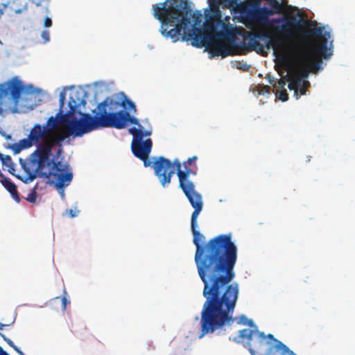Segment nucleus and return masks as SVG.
Wrapping results in <instances>:
<instances>
[{
    "instance_id": "obj_1",
    "label": "nucleus",
    "mask_w": 355,
    "mask_h": 355,
    "mask_svg": "<svg viewBox=\"0 0 355 355\" xmlns=\"http://www.w3.org/2000/svg\"><path fill=\"white\" fill-rule=\"evenodd\" d=\"M168 1L166 0L153 6V15L162 24L160 33L164 37H170L173 42L191 41L195 47L205 46L213 56L225 58L234 54L232 45L224 42H234L237 28L230 23V16L222 19L220 6L223 8H235L239 6L237 0H208L209 10L205 12L204 24V28L208 33H204L200 28L191 24L189 17L192 10L187 0L169 5H167Z\"/></svg>"
},
{
    "instance_id": "obj_2",
    "label": "nucleus",
    "mask_w": 355,
    "mask_h": 355,
    "mask_svg": "<svg viewBox=\"0 0 355 355\" xmlns=\"http://www.w3.org/2000/svg\"><path fill=\"white\" fill-rule=\"evenodd\" d=\"M234 268H198L204 283L203 296L206 301L201 311L202 338L235 320L232 317L239 296V284L229 283L234 277Z\"/></svg>"
},
{
    "instance_id": "obj_3",
    "label": "nucleus",
    "mask_w": 355,
    "mask_h": 355,
    "mask_svg": "<svg viewBox=\"0 0 355 355\" xmlns=\"http://www.w3.org/2000/svg\"><path fill=\"white\" fill-rule=\"evenodd\" d=\"M119 105V103L114 102L112 98L107 97L98 106V112L94 116L90 114H85L80 121H73L71 124L72 130L71 131L55 132V130L59 126V120L55 116H51L48 119L45 125L35 124L37 126V132H41V139H42L36 150H40L44 144L51 146V152L55 146H59L57 155H59L62 151V142L69 136L73 135L75 137H80L84 134L92 130L101 128V126L117 125L112 119L115 115L107 114V107L109 105Z\"/></svg>"
},
{
    "instance_id": "obj_4",
    "label": "nucleus",
    "mask_w": 355,
    "mask_h": 355,
    "mask_svg": "<svg viewBox=\"0 0 355 355\" xmlns=\"http://www.w3.org/2000/svg\"><path fill=\"white\" fill-rule=\"evenodd\" d=\"M194 209L191 218L193 242L196 247L195 262L196 266H234L237 259V248L232 241V236L220 234L201 243L205 236L198 230L197 219L203 209V203L191 205Z\"/></svg>"
},
{
    "instance_id": "obj_5",
    "label": "nucleus",
    "mask_w": 355,
    "mask_h": 355,
    "mask_svg": "<svg viewBox=\"0 0 355 355\" xmlns=\"http://www.w3.org/2000/svg\"><path fill=\"white\" fill-rule=\"evenodd\" d=\"M272 30L268 33L259 29L255 32H245L242 46L248 51H254L262 55H266V50L272 49L282 55L288 54L291 46L297 38L295 33L299 27V21L294 17L282 16L270 19L267 25Z\"/></svg>"
},
{
    "instance_id": "obj_6",
    "label": "nucleus",
    "mask_w": 355,
    "mask_h": 355,
    "mask_svg": "<svg viewBox=\"0 0 355 355\" xmlns=\"http://www.w3.org/2000/svg\"><path fill=\"white\" fill-rule=\"evenodd\" d=\"M329 37L330 33H324V27L310 28L303 33L300 42L297 39L291 46L290 53L282 57L295 58L299 64V76L305 78L310 72L320 68L322 58L327 59L333 54L332 42L327 46Z\"/></svg>"
},
{
    "instance_id": "obj_7",
    "label": "nucleus",
    "mask_w": 355,
    "mask_h": 355,
    "mask_svg": "<svg viewBox=\"0 0 355 355\" xmlns=\"http://www.w3.org/2000/svg\"><path fill=\"white\" fill-rule=\"evenodd\" d=\"M51 146L44 144L40 150H35L26 159H19V164L26 173L23 182H33L37 177L51 178L55 181L58 189L68 186L73 179L69 166L51 158Z\"/></svg>"
},
{
    "instance_id": "obj_8",
    "label": "nucleus",
    "mask_w": 355,
    "mask_h": 355,
    "mask_svg": "<svg viewBox=\"0 0 355 355\" xmlns=\"http://www.w3.org/2000/svg\"><path fill=\"white\" fill-rule=\"evenodd\" d=\"M107 114L115 115L112 121L117 125L101 126V128H114L116 129L124 128L128 123L135 124L137 127H132L129 129V132L132 135L131 143V150L133 155L144 162L145 167L152 166V162L148 160L149 155L151 152L153 142L150 139L143 141L144 137H148L151 135L150 130H143L142 125L139 120L133 116H130L128 112L121 110L116 112H107Z\"/></svg>"
},
{
    "instance_id": "obj_9",
    "label": "nucleus",
    "mask_w": 355,
    "mask_h": 355,
    "mask_svg": "<svg viewBox=\"0 0 355 355\" xmlns=\"http://www.w3.org/2000/svg\"><path fill=\"white\" fill-rule=\"evenodd\" d=\"M239 337L242 341L245 339L248 340V344L250 346V352L252 355H254L252 348L259 349L265 345L266 344V339L267 338L275 343V348L277 350H281V355H297L286 345L276 339L272 334H269L266 336L263 332L259 331L257 327H254V329H244L240 330Z\"/></svg>"
},
{
    "instance_id": "obj_10",
    "label": "nucleus",
    "mask_w": 355,
    "mask_h": 355,
    "mask_svg": "<svg viewBox=\"0 0 355 355\" xmlns=\"http://www.w3.org/2000/svg\"><path fill=\"white\" fill-rule=\"evenodd\" d=\"M184 170H178L177 175L179 180V187L188 199L191 205L194 203H203L202 195L196 191L195 184L189 179L191 175H196L187 163H183Z\"/></svg>"
},
{
    "instance_id": "obj_11",
    "label": "nucleus",
    "mask_w": 355,
    "mask_h": 355,
    "mask_svg": "<svg viewBox=\"0 0 355 355\" xmlns=\"http://www.w3.org/2000/svg\"><path fill=\"white\" fill-rule=\"evenodd\" d=\"M152 166L162 186L165 187L171 183L175 171L176 170L178 172V170H181L182 164L178 159H175L173 162H171L164 157H159L153 163Z\"/></svg>"
},
{
    "instance_id": "obj_12",
    "label": "nucleus",
    "mask_w": 355,
    "mask_h": 355,
    "mask_svg": "<svg viewBox=\"0 0 355 355\" xmlns=\"http://www.w3.org/2000/svg\"><path fill=\"white\" fill-rule=\"evenodd\" d=\"M82 103H85V101L82 100L80 103H77L73 97L71 96L69 101V110L66 114H62V110H60V112L57 114L56 117L59 120V125H63L67 128L64 131H71V130H72L71 124L73 121H80L85 118V115L87 114V113H80L81 118L79 120L73 117L77 106Z\"/></svg>"
},
{
    "instance_id": "obj_13",
    "label": "nucleus",
    "mask_w": 355,
    "mask_h": 355,
    "mask_svg": "<svg viewBox=\"0 0 355 355\" xmlns=\"http://www.w3.org/2000/svg\"><path fill=\"white\" fill-rule=\"evenodd\" d=\"M249 6L251 10L248 11V16L258 24L268 25L269 17L274 15L272 10L267 7H260V0H253Z\"/></svg>"
},
{
    "instance_id": "obj_14",
    "label": "nucleus",
    "mask_w": 355,
    "mask_h": 355,
    "mask_svg": "<svg viewBox=\"0 0 355 355\" xmlns=\"http://www.w3.org/2000/svg\"><path fill=\"white\" fill-rule=\"evenodd\" d=\"M37 126H33L31 130L29 135L26 139H23L19 141L22 150L31 147L33 145H37V147L42 144V139H41V132H37Z\"/></svg>"
},
{
    "instance_id": "obj_15",
    "label": "nucleus",
    "mask_w": 355,
    "mask_h": 355,
    "mask_svg": "<svg viewBox=\"0 0 355 355\" xmlns=\"http://www.w3.org/2000/svg\"><path fill=\"white\" fill-rule=\"evenodd\" d=\"M28 3L24 0H11L6 3L4 8H8V15L21 14L24 11L28 10Z\"/></svg>"
},
{
    "instance_id": "obj_16",
    "label": "nucleus",
    "mask_w": 355,
    "mask_h": 355,
    "mask_svg": "<svg viewBox=\"0 0 355 355\" xmlns=\"http://www.w3.org/2000/svg\"><path fill=\"white\" fill-rule=\"evenodd\" d=\"M1 183L2 185L7 189V191L10 193L12 198L17 202H20V197L19 194L17 190L16 185L11 182V180L7 178H6L4 175L1 178L0 180Z\"/></svg>"
},
{
    "instance_id": "obj_17",
    "label": "nucleus",
    "mask_w": 355,
    "mask_h": 355,
    "mask_svg": "<svg viewBox=\"0 0 355 355\" xmlns=\"http://www.w3.org/2000/svg\"><path fill=\"white\" fill-rule=\"evenodd\" d=\"M0 160L2 164V168L4 171H8L10 174L15 175V164L10 155H3L0 153Z\"/></svg>"
},
{
    "instance_id": "obj_18",
    "label": "nucleus",
    "mask_w": 355,
    "mask_h": 355,
    "mask_svg": "<svg viewBox=\"0 0 355 355\" xmlns=\"http://www.w3.org/2000/svg\"><path fill=\"white\" fill-rule=\"evenodd\" d=\"M121 105L126 110L132 111V113L135 114L137 112V108L135 104L130 99L125 97L121 103Z\"/></svg>"
},
{
    "instance_id": "obj_19",
    "label": "nucleus",
    "mask_w": 355,
    "mask_h": 355,
    "mask_svg": "<svg viewBox=\"0 0 355 355\" xmlns=\"http://www.w3.org/2000/svg\"><path fill=\"white\" fill-rule=\"evenodd\" d=\"M269 4L271 7V10L274 12V14H279L282 12L283 8L282 4L277 0H268Z\"/></svg>"
},
{
    "instance_id": "obj_20",
    "label": "nucleus",
    "mask_w": 355,
    "mask_h": 355,
    "mask_svg": "<svg viewBox=\"0 0 355 355\" xmlns=\"http://www.w3.org/2000/svg\"><path fill=\"white\" fill-rule=\"evenodd\" d=\"M294 85L297 87H302L307 89L310 86V83L307 80H302L301 79H299L298 80H296L294 83H290L288 87L291 89H294Z\"/></svg>"
},
{
    "instance_id": "obj_21",
    "label": "nucleus",
    "mask_w": 355,
    "mask_h": 355,
    "mask_svg": "<svg viewBox=\"0 0 355 355\" xmlns=\"http://www.w3.org/2000/svg\"><path fill=\"white\" fill-rule=\"evenodd\" d=\"M237 322L239 324H248L252 329H254V327H257L252 320H248L247 317L244 315H241L237 318Z\"/></svg>"
},
{
    "instance_id": "obj_22",
    "label": "nucleus",
    "mask_w": 355,
    "mask_h": 355,
    "mask_svg": "<svg viewBox=\"0 0 355 355\" xmlns=\"http://www.w3.org/2000/svg\"><path fill=\"white\" fill-rule=\"evenodd\" d=\"M37 197V191H36V187H35L28 194L27 197L26 198V200L31 202V203H35L36 202Z\"/></svg>"
},
{
    "instance_id": "obj_23",
    "label": "nucleus",
    "mask_w": 355,
    "mask_h": 355,
    "mask_svg": "<svg viewBox=\"0 0 355 355\" xmlns=\"http://www.w3.org/2000/svg\"><path fill=\"white\" fill-rule=\"evenodd\" d=\"M278 98L282 101H286L288 98V94L286 89H282L279 92L277 96Z\"/></svg>"
},
{
    "instance_id": "obj_24",
    "label": "nucleus",
    "mask_w": 355,
    "mask_h": 355,
    "mask_svg": "<svg viewBox=\"0 0 355 355\" xmlns=\"http://www.w3.org/2000/svg\"><path fill=\"white\" fill-rule=\"evenodd\" d=\"M41 36L45 43L50 40V33L47 30H44L41 33Z\"/></svg>"
},
{
    "instance_id": "obj_25",
    "label": "nucleus",
    "mask_w": 355,
    "mask_h": 355,
    "mask_svg": "<svg viewBox=\"0 0 355 355\" xmlns=\"http://www.w3.org/2000/svg\"><path fill=\"white\" fill-rule=\"evenodd\" d=\"M12 150H13L15 154L19 153L21 150H22V148L21 146L18 143H15L11 146Z\"/></svg>"
},
{
    "instance_id": "obj_26",
    "label": "nucleus",
    "mask_w": 355,
    "mask_h": 355,
    "mask_svg": "<svg viewBox=\"0 0 355 355\" xmlns=\"http://www.w3.org/2000/svg\"><path fill=\"white\" fill-rule=\"evenodd\" d=\"M3 340L10 346L13 349H15V347H17V346L14 344V343L10 339L6 338L4 335L0 334Z\"/></svg>"
},
{
    "instance_id": "obj_27",
    "label": "nucleus",
    "mask_w": 355,
    "mask_h": 355,
    "mask_svg": "<svg viewBox=\"0 0 355 355\" xmlns=\"http://www.w3.org/2000/svg\"><path fill=\"white\" fill-rule=\"evenodd\" d=\"M78 211H75L72 209H67L65 211L66 214H69V216L71 218L76 217L78 215Z\"/></svg>"
},
{
    "instance_id": "obj_28",
    "label": "nucleus",
    "mask_w": 355,
    "mask_h": 355,
    "mask_svg": "<svg viewBox=\"0 0 355 355\" xmlns=\"http://www.w3.org/2000/svg\"><path fill=\"white\" fill-rule=\"evenodd\" d=\"M4 6H6V3H0V18L1 17L3 13H6L8 15V8H4Z\"/></svg>"
},
{
    "instance_id": "obj_29",
    "label": "nucleus",
    "mask_w": 355,
    "mask_h": 355,
    "mask_svg": "<svg viewBox=\"0 0 355 355\" xmlns=\"http://www.w3.org/2000/svg\"><path fill=\"white\" fill-rule=\"evenodd\" d=\"M44 26L46 28H49L52 26V20L50 17H46L44 21Z\"/></svg>"
},
{
    "instance_id": "obj_30",
    "label": "nucleus",
    "mask_w": 355,
    "mask_h": 355,
    "mask_svg": "<svg viewBox=\"0 0 355 355\" xmlns=\"http://www.w3.org/2000/svg\"><path fill=\"white\" fill-rule=\"evenodd\" d=\"M62 302L63 306V310H65L67 305L69 304V301L65 297H63L62 298Z\"/></svg>"
},
{
    "instance_id": "obj_31",
    "label": "nucleus",
    "mask_w": 355,
    "mask_h": 355,
    "mask_svg": "<svg viewBox=\"0 0 355 355\" xmlns=\"http://www.w3.org/2000/svg\"><path fill=\"white\" fill-rule=\"evenodd\" d=\"M197 159V157L196 156L193 157H190L187 159V162H184V163H187V165H188L189 166H191V164H192V162L196 160Z\"/></svg>"
},
{
    "instance_id": "obj_32",
    "label": "nucleus",
    "mask_w": 355,
    "mask_h": 355,
    "mask_svg": "<svg viewBox=\"0 0 355 355\" xmlns=\"http://www.w3.org/2000/svg\"><path fill=\"white\" fill-rule=\"evenodd\" d=\"M31 3L35 4L36 6H42V2L44 0H30Z\"/></svg>"
},
{
    "instance_id": "obj_33",
    "label": "nucleus",
    "mask_w": 355,
    "mask_h": 355,
    "mask_svg": "<svg viewBox=\"0 0 355 355\" xmlns=\"http://www.w3.org/2000/svg\"><path fill=\"white\" fill-rule=\"evenodd\" d=\"M270 89V87L268 85H264L262 87L261 92L263 93H269Z\"/></svg>"
},
{
    "instance_id": "obj_34",
    "label": "nucleus",
    "mask_w": 355,
    "mask_h": 355,
    "mask_svg": "<svg viewBox=\"0 0 355 355\" xmlns=\"http://www.w3.org/2000/svg\"><path fill=\"white\" fill-rule=\"evenodd\" d=\"M295 87H299V91H300V95L306 94V91L307 89L302 87H297V86H295Z\"/></svg>"
},
{
    "instance_id": "obj_35",
    "label": "nucleus",
    "mask_w": 355,
    "mask_h": 355,
    "mask_svg": "<svg viewBox=\"0 0 355 355\" xmlns=\"http://www.w3.org/2000/svg\"><path fill=\"white\" fill-rule=\"evenodd\" d=\"M66 93L64 91H62L59 94L60 100H65Z\"/></svg>"
},
{
    "instance_id": "obj_36",
    "label": "nucleus",
    "mask_w": 355,
    "mask_h": 355,
    "mask_svg": "<svg viewBox=\"0 0 355 355\" xmlns=\"http://www.w3.org/2000/svg\"><path fill=\"white\" fill-rule=\"evenodd\" d=\"M278 84H279V87H284L286 84V82L283 79H279L278 81Z\"/></svg>"
},
{
    "instance_id": "obj_37",
    "label": "nucleus",
    "mask_w": 355,
    "mask_h": 355,
    "mask_svg": "<svg viewBox=\"0 0 355 355\" xmlns=\"http://www.w3.org/2000/svg\"><path fill=\"white\" fill-rule=\"evenodd\" d=\"M15 352L18 353L19 355H25L24 352L19 348V347H15L14 349Z\"/></svg>"
},
{
    "instance_id": "obj_38",
    "label": "nucleus",
    "mask_w": 355,
    "mask_h": 355,
    "mask_svg": "<svg viewBox=\"0 0 355 355\" xmlns=\"http://www.w3.org/2000/svg\"><path fill=\"white\" fill-rule=\"evenodd\" d=\"M15 352L18 353L19 355H25L24 352L19 348V347H15L14 349Z\"/></svg>"
},
{
    "instance_id": "obj_39",
    "label": "nucleus",
    "mask_w": 355,
    "mask_h": 355,
    "mask_svg": "<svg viewBox=\"0 0 355 355\" xmlns=\"http://www.w3.org/2000/svg\"><path fill=\"white\" fill-rule=\"evenodd\" d=\"M15 352L18 353L19 355H25L24 352L19 348V347H15L14 349Z\"/></svg>"
},
{
    "instance_id": "obj_40",
    "label": "nucleus",
    "mask_w": 355,
    "mask_h": 355,
    "mask_svg": "<svg viewBox=\"0 0 355 355\" xmlns=\"http://www.w3.org/2000/svg\"><path fill=\"white\" fill-rule=\"evenodd\" d=\"M0 355H9L6 352H5L3 348L0 346Z\"/></svg>"
},
{
    "instance_id": "obj_41",
    "label": "nucleus",
    "mask_w": 355,
    "mask_h": 355,
    "mask_svg": "<svg viewBox=\"0 0 355 355\" xmlns=\"http://www.w3.org/2000/svg\"><path fill=\"white\" fill-rule=\"evenodd\" d=\"M64 101H65V100H60V99H59L60 106V110H61V109H62V107L64 106Z\"/></svg>"
},
{
    "instance_id": "obj_42",
    "label": "nucleus",
    "mask_w": 355,
    "mask_h": 355,
    "mask_svg": "<svg viewBox=\"0 0 355 355\" xmlns=\"http://www.w3.org/2000/svg\"><path fill=\"white\" fill-rule=\"evenodd\" d=\"M6 326V324H2L0 322V330L3 329V328Z\"/></svg>"
},
{
    "instance_id": "obj_43",
    "label": "nucleus",
    "mask_w": 355,
    "mask_h": 355,
    "mask_svg": "<svg viewBox=\"0 0 355 355\" xmlns=\"http://www.w3.org/2000/svg\"><path fill=\"white\" fill-rule=\"evenodd\" d=\"M275 82L274 79L273 78H269V83L270 84H272L273 83Z\"/></svg>"
},
{
    "instance_id": "obj_44",
    "label": "nucleus",
    "mask_w": 355,
    "mask_h": 355,
    "mask_svg": "<svg viewBox=\"0 0 355 355\" xmlns=\"http://www.w3.org/2000/svg\"><path fill=\"white\" fill-rule=\"evenodd\" d=\"M199 17H200V15H198L196 16V19H195L196 23H197V22H198Z\"/></svg>"
},
{
    "instance_id": "obj_45",
    "label": "nucleus",
    "mask_w": 355,
    "mask_h": 355,
    "mask_svg": "<svg viewBox=\"0 0 355 355\" xmlns=\"http://www.w3.org/2000/svg\"><path fill=\"white\" fill-rule=\"evenodd\" d=\"M249 68V66H247V67L243 68L244 70H246Z\"/></svg>"
}]
</instances>
